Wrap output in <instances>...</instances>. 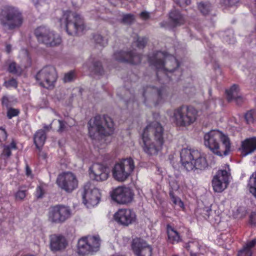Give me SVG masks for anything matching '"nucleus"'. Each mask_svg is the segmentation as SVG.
Listing matches in <instances>:
<instances>
[{
    "label": "nucleus",
    "instance_id": "nucleus-54",
    "mask_svg": "<svg viewBox=\"0 0 256 256\" xmlns=\"http://www.w3.org/2000/svg\"><path fill=\"white\" fill-rule=\"evenodd\" d=\"M140 16V17L144 20H146L150 18L149 13L146 11L141 12Z\"/></svg>",
    "mask_w": 256,
    "mask_h": 256
},
{
    "label": "nucleus",
    "instance_id": "nucleus-43",
    "mask_svg": "<svg viewBox=\"0 0 256 256\" xmlns=\"http://www.w3.org/2000/svg\"><path fill=\"white\" fill-rule=\"evenodd\" d=\"M4 85L7 88H16V79L12 78L8 80H6Z\"/></svg>",
    "mask_w": 256,
    "mask_h": 256
},
{
    "label": "nucleus",
    "instance_id": "nucleus-14",
    "mask_svg": "<svg viewBox=\"0 0 256 256\" xmlns=\"http://www.w3.org/2000/svg\"><path fill=\"white\" fill-rule=\"evenodd\" d=\"M101 198L100 190L90 182L84 184L82 193L83 203L87 207L97 205Z\"/></svg>",
    "mask_w": 256,
    "mask_h": 256
},
{
    "label": "nucleus",
    "instance_id": "nucleus-9",
    "mask_svg": "<svg viewBox=\"0 0 256 256\" xmlns=\"http://www.w3.org/2000/svg\"><path fill=\"white\" fill-rule=\"evenodd\" d=\"M100 238L98 236H82L78 240L77 252L79 255L84 256L91 252H97L100 246Z\"/></svg>",
    "mask_w": 256,
    "mask_h": 256
},
{
    "label": "nucleus",
    "instance_id": "nucleus-25",
    "mask_svg": "<svg viewBox=\"0 0 256 256\" xmlns=\"http://www.w3.org/2000/svg\"><path fill=\"white\" fill-rule=\"evenodd\" d=\"M167 234V242L170 244H178L182 240V236L174 226L168 224L166 226Z\"/></svg>",
    "mask_w": 256,
    "mask_h": 256
},
{
    "label": "nucleus",
    "instance_id": "nucleus-55",
    "mask_svg": "<svg viewBox=\"0 0 256 256\" xmlns=\"http://www.w3.org/2000/svg\"><path fill=\"white\" fill-rule=\"evenodd\" d=\"M12 51V46L10 44H7L6 46V52L7 54H10Z\"/></svg>",
    "mask_w": 256,
    "mask_h": 256
},
{
    "label": "nucleus",
    "instance_id": "nucleus-33",
    "mask_svg": "<svg viewBox=\"0 0 256 256\" xmlns=\"http://www.w3.org/2000/svg\"><path fill=\"white\" fill-rule=\"evenodd\" d=\"M248 188L250 192L256 198V172L250 176L248 184Z\"/></svg>",
    "mask_w": 256,
    "mask_h": 256
},
{
    "label": "nucleus",
    "instance_id": "nucleus-22",
    "mask_svg": "<svg viewBox=\"0 0 256 256\" xmlns=\"http://www.w3.org/2000/svg\"><path fill=\"white\" fill-rule=\"evenodd\" d=\"M90 174L92 175L94 179L96 181H104L109 176L108 168L103 164L96 163L90 168Z\"/></svg>",
    "mask_w": 256,
    "mask_h": 256
},
{
    "label": "nucleus",
    "instance_id": "nucleus-50",
    "mask_svg": "<svg viewBox=\"0 0 256 256\" xmlns=\"http://www.w3.org/2000/svg\"><path fill=\"white\" fill-rule=\"evenodd\" d=\"M58 122L59 123V127L58 130L60 132H63L66 128V122L62 120H58Z\"/></svg>",
    "mask_w": 256,
    "mask_h": 256
},
{
    "label": "nucleus",
    "instance_id": "nucleus-52",
    "mask_svg": "<svg viewBox=\"0 0 256 256\" xmlns=\"http://www.w3.org/2000/svg\"><path fill=\"white\" fill-rule=\"evenodd\" d=\"M26 196V190H19L17 192V198H19L20 200L24 199Z\"/></svg>",
    "mask_w": 256,
    "mask_h": 256
},
{
    "label": "nucleus",
    "instance_id": "nucleus-21",
    "mask_svg": "<svg viewBox=\"0 0 256 256\" xmlns=\"http://www.w3.org/2000/svg\"><path fill=\"white\" fill-rule=\"evenodd\" d=\"M114 218L118 224L128 226L135 222L136 215L130 209L122 208L115 213Z\"/></svg>",
    "mask_w": 256,
    "mask_h": 256
},
{
    "label": "nucleus",
    "instance_id": "nucleus-34",
    "mask_svg": "<svg viewBox=\"0 0 256 256\" xmlns=\"http://www.w3.org/2000/svg\"><path fill=\"white\" fill-rule=\"evenodd\" d=\"M135 21V16L134 14L130 13L122 14L120 22L124 25L130 26Z\"/></svg>",
    "mask_w": 256,
    "mask_h": 256
},
{
    "label": "nucleus",
    "instance_id": "nucleus-29",
    "mask_svg": "<svg viewBox=\"0 0 256 256\" xmlns=\"http://www.w3.org/2000/svg\"><path fill=\"white\" fill-rule=\"evenodd\" d=\"M239 91L238 86L237 84H233L230 89L226 90V94L228 102H231L234 100L237 102H242V98L238 96Z\"/></svg>",
    "mask_w": 256,
    "mask_h": 256
},
{
    "label": "nucleus",
    "instance_id": "nucleus-59",
    "mask_svg": "<svg viewBox=\"0 0 256 256\" xmlns=\"http://www.w3.org/2000/svg\"><path fill=\"white\" fill-rule=\"evenodd\" d=\"M153 116H154V118H158V116H159V114H153Z\"/></svg>",
    "mask_w": 256,
    "mask_h": 256
},
{
    "label": "nucleus",
    "instance_id": "nucleus-26",
    "mask_svg": "<svg viewBox=\"0 0 256 256\" xmlns=\"http://www.w3.org/2000/svg\"><path fill=\"white\" fill-rule=\"evenodd\" d=\"M168 19L173 28L183 25L186 22L184 16L176 10H172L169 12Z\"/></svg>",
    "mask_w": 256,
    "mask_h": 256
},
{
    "label": "nucleus",
    "instance_id": "nucleus-61",
    "mask_svg": "<svg viewBox=\"0 0 256 256\" xmlns=\"http://www.w3.org/2000/svg\"><path fill=\"white\" fill-rule=\"evenodd\" d=\"M16 112H17V116H18L19 112H20V110H18L17 109V111H16Z\"/></svg>",
    "mask_w": 256,
    "mask_h": 256
},
{
    "label": "nucleus",
    "instance_id": "nucleus-35",
    "mask_svg": "<svg viewBox=\"0 0 256 256\" xmlns=\"http://www.w3.org/2000/svg\"><path fill=\"white\" fill-rule=\"evenodd\" d=\"M170 196L172 200V202L178 206L180 208V210L183 212L186 211V208L184 206V202L181 200V199L178 196H176L174 194V192L172 190H170L169 192Z\"/></svg>",
    "mask_w": 256,
    "mask_h": 256
},
{
    "label": "nucleus",
    "instance_id": "nucleus-20",
    "mask_svg": "<svg viewBox=\"0 0 256 256\" xmlns=\"http://www.w3.org/2000/svg\"><path fill=\"white\" fill-rule=\"evenodd\" d=\"M132 248L136 256H152V246L140 238L133 240Z\"/></svg>",
    "mask_w": 256,
    "mask_h": 256
},
{
    "label": "nucleus",
    "instance_id": "nucleus-39",
    "mask_svg": "<svg viewBox=\"0 0 256 256\" xmlns=\"http://www.w3.org/2000/svg\"><path fill=\"white\" fill-rule=\"evenodd\" d=\"M93 71L94 74L98 76H102L104 74V68L102 63L99 61L94 62L93 64Z\"/></svg>",
    "mask_w": 256,
    "mask_h": 256
},
{
    "label": "nucleus",
    "instance_id": "nucleus-11",
    "mask_svg": "<svg viewBox=\"0 0 256 256\" xmlns=\"http://www.w3.org/2000/svg\"><path fill=\"white\" fill-rule=\"evenodd\" d=\"M160 88H158L155 86H147L144 88L142 91V96L144 98V103L147 105V100L148 99L155 98L154 106L163 102L164 99L168 96V92L166 86L164 82Z\"/></svg>",
    "mask_w": 256,
    "mask_h": 256
},
{
    "label": "nucleus",
    "instance_id": "nucleus-10",
    "mask_svg": "<svg viewBox=\"0 0 256 256\" xmlns=\"http://www.w3.org/2000/svg\"><path fill=\"white\" fill-rule=\"evenodd\" d=\"M34 34L40 42L46 46H56L62 42L61 38L58 34L46 26L38 27L34 30Z\"/></svg>",
    "mask_w": 256,
    "mask_h": 256
},
{
    "label": "nucleus",
    "instance_id": "nucleus-42",
    "mask_svg": "<svg viewBox=\"0 0 256 256\" xmlns=\"http://www.w3.org/2000/svg\"><path fill=\"white\" fill-rule=\"evenodd\" d=\"M93 38L96 44H99L102 47L105 46L108 44V40H104V38L100 34L94 35Z\"/></svg>",
    "mask_w": 256,
    "mask_h": 256
},
{
    "label": "nucleus",
    "instance_id": "nucleus-3",
    "mask_svg": "<svg viewBox=\"0 0 256 256\" xmlns=\"http://www.w3.org/2000/svg\"><path fill=\"white\" fill-rule=\"evenodd\" d=\"M204 146L216 156H226L231 151L229 137L220 130H211L204 134Z\"/></svg>",
    "mask_w": 256,
    "mask_h": 256
},
{
    "label": "nucleus",
    "instance_id": "nucleus-36",
    "mask_svg": "<svg viewBox=\"0 0 256 256\" xmlns=\"http://www.w3.org/2000/svg\"><path fill=\"white\" fill-rule=\"evenodd\" d=\"M244 118L247 124L254 123L256 120V110L252 109L248 111L244 115Z\"/></svg>",
    "mask_w": 256,
    "mask_h": 256
},
{
    "label": "nucleus",
    "instance_id": "nucleus-13",
    "mask_svg": "<svg viewBox=\"0 0 256 256\" xmlns=\"http://www.w3.org/2000/svg\"><path fill=\"white\" fill-rule=\"evenodd\" d=\"M71 215L68 206L62 204L52 206L48 212V220L52 223L62 224L68 220Z\"/></svg>",
    "mask_w": 256,
    "mask_h": 256
},
{
    "label": "nucleus",
    "instance_id": "nucleus-12",
    "mask_svg": "<svg viewBox=\"0 0 256 256\" xmlns=\"http://www.w3.org/2000/svg\"><path fill=\"white\" fill-rule=\"evenodd\" d=\"M35 78L40 86L46 88H53L57 78L55 68L51 66H44L36 74Z\"/></svg>",
    "mask_w": 256,
    "mask_h": 256
},
{
    "label": "nucleus",
    "instance_id": "nucleus-51",
    "mask_svg": "<svg viewBox=\"0 0 256 256\" xmlns=\"http://www.w3.org/2000/svg\"><path fill=\"white\" fill-rule=\"evenodd\" d=\"M26 174L27 177L30 178H34V175L32 173V170L28 164L26 166Z\"/></svg>",
    "mask_w": 256,
    "mask_h": 256
},
{
    "label": "nucleus",
    "instance_id": "nucleus-46",
    "mask_svg": "<svg viewBox=\"0 0 256 256\" xmlns=\"http://www.w3.org/2000/svg\"><path fill=\"white\" fill-rule=\"evenodd\" d=\"M174 2L180 6L183 7L189 5L191 0H174Z\"/></svg>",
    "mask_w": 256,
    "mask_h": 256
},
{
    "label": "nucleus",
    "instance_id": "nucleus-4",
    "mask_svg": "<svg viewBox=\"0 0 256 256\" xmlns=\"http://www.w3.org/2000/svg\"><path fill=\"white\" fill-rule=\"evenodd\" d=\"M89 136L94 140L113 134L114 128L112 118L107 114H98L88 123Z\"/></svg>",
    "mask_w": 256,
    "mask_h": 256
},
{
    "label": "nucleus",
    "instance_id": "nucleus-40",
    "mask_svg": "<svg viewBox=\"0 0 256 256\" xmlns=\"http://www.w3.org/2000/svg\"><path fill=\"white\" fill-rule=\"evenodd\" d=\"M14 100L12 98L8 96H4L2 99V104L7 108H11L14 104Z\"/></svg>",
    "mask_w": 256,
    "mask_h": 256
},
{
    "label": "nucleus",
    "instance_id": "nucleus-47",
    "mask_svg": "<svg viewBox=\"0 0 256 256\" xmlns=\"http://www.w3.org/2000/svg\"><path fill=\"white\" fill-rule=\"evenodd\" d=\"M16 116V109L10 108H8L7 116L10 119L12 117Z\"/></svg>",
    "mask_w": 256,
    "mask_h": 256
},
{
    "label": "nucleus",
    "instance_id": "nucleus-62",
    "mask_svg": "<svg viewBox=\"0 0 256 256\" xmlns=\"http://www.w3.org/2000/svg\"><path fill=\"white\" fill-rule=\"evenodd\" d=\"M126 90H127V92H130V90L128 89Z\"/></svg>",
    "mask_w": 256,
    "mask_h": 256
},
{
    "label": "nucleus",
    "instance_id": "nucleus-15",
    "mask_svg": "<svg viewBox=\"0 0 256 256\" xmlns=\"http://www.w3.org/2000/svg\"><path fill=\"white\" fill-rule=\"evenodd\" d=\"M56 184L62 189L70 192L78 187V181L74 174L71 172H66L58 176Z\"/></svg>",
    "mask_w": 256,
    "mask_h": 256
},
{
    "label": "nucleus",
    "instance_id": "nucleus-38",
    "mask_svg": "<svg viewBox=\"0 0 256 256\" xmlns=\"http://www.w3.org/2000/svg\"><path fill=\"white\" fill-rule=\"evenodd\" d=\"M148 41V38L146 37H140L136 35V40H134V44H135L136 46L139 48H144Z\"/></svg>",
    "mask_w": 256,
    "mask_h": 256
},
{
    "label": "nucleus",
    "instance_id": "nucleus-7",
    "mask_svg": "<svg viewBox=\"0 0 256 256\" xmlns=\"http://www.w3.org/2000/svg\"><path fill=\"white\" fill-rule=\"evenodd\" d=\"M198 112V110L192 106L182 105L174 111V122L178 126H189L196 120Z\"/></svg>",
    "mask_w": 256,
    "mask_h": 256
},
{
    "label": "nucleus",
    "instance_id": "nucleus-24",
    "mask_svg": "<svg viewBox=\"0 0 256 256\" xmlns=\"http://www.w3.org/2000/svg\"><path fill=\"white\" fill-rule=\"evenodd\" d=\"M242 156H246L256 150V136L246 138L242 142L239 148Z\"/></svg>",
    "mask_w": 256,
    "mask_h": 256
},
{
    "label": "nucleus",
    "instance_id": "nucleus-49",
    "mask_svg": "<svg viewBox=\"0 0 256 256\" xmlns=\"http://www.w3.org/2000/svg\"><path fill=\"white\" fill-rule=\"evenodd\" d=\"M250 224L254 226H256V214L252 212L249 218Z\"/></svg>",
    "mask_w": 256,
    "mask_h": 256
},
{
    "label": "nucleus",
    "instance_id": "nucleus-28",
    "mask_svg": "<svg viewBox=\"0 0 256 256\" xmlns=\"http://www.w3.org/2000/svg\"><path fill=\"white\" fill-rule=\"evenodd\" d=\"M22 52L24 54V58L22 60L21 66H17V76L22 74L24 72V69L30 67L32 64V60L28 50L26 49H24Z\"/></svg>",
    "mask_w": 256,
    "mask_h": 256
},
{
    "label": "nucleus",
    "instance_id": "nucleus-37",
    "mask_svg": "<svg viewBox=\"0 0 256 256\" xmlns=\"http://www.w3.org/2000/svg\"><path fill=\"white\" fill-rule=\"evenodd\" d=\"M211 4L209 2H200L198 4V10L203 15L208 14L211 10Z\"/></svg>",
    "mask_w": 256,
    "mask_h": 256
},
{
    "label": "nucleus",
    "instance_id": "nucleus-19",
    "mask_svg": "<svg viewBox=\"0 0 256 256\" xmlns=\"http://www.w3.org/2000/svg\"><path fill=\"white\" fill-rule=\"evenodd\" d=\"M16 16V10L14 8L6 6L0 10V20L1 23L4 26H8L10 30L14 29L16 26V22L14 20Z\"/></svg>",
    "mask_w": 256,
    "mask_h": 256
},
{
    "label": "nucleus",
    "instance_id": "nucleus-8",
    "mask_svg": "<svg viewBox=\"0 0 256 256\" xmlns=\"http://www.w3.org/2000/svg\"><path fill=\"white\" fill-rule=\"evenodd\" d=\"M134 168V160L132 158H122L114 164L112 169V176L115 180L124 182L130 176Z\"/></svg>",
    "mask_w": 256,
    "mask_h": 256
},
{
    "label": "nucleus",
    "instance_id": "nucleus-1",
    "mask_svg": "<svg viewBox=\"0 0 256 256\" xmlns=\"http://www.w3.org/2000/svg\"><path fill=\"white\" fill-rule=\"evenodd\" d=\"M148 60L150 65L156 68L158 80L160 83L162 79L160 74H162L166 81L178 80L182 76L180 62L175 56L166 52H154L152 56H148Z\"/></svg>",
    "mask_w": 256,
    "mask_h": 256
},
{
    "label": "nucleus",
    "instance_id": "nucleus-57",
    "mask_svg": "<svg viewBox=\"0 0 256 256\" xmlns=\"http://www.w3.org/2000/svg\"><path fill=\"white\" fill-rule=\"evenodd\" d=\"M166 24V22H160V25L161 27H165Z\"/></svg>",
    "mask_w": 256,
    "mask_h": 256
},
{
    "label": "nucleus",
    "instance_id": "nucleus-31",
    "mask_svg": "<svg viewBox=\"0 0 256 256\" xmlns=\"http://www.w3.org/2000/svg\"><path fill=\"white\" fill-rule=\"evenodd\" d=\"M200 245L196 241L189 242L186 246V248L190 252V256H200L202 254L198 252L200 250Z\"/></svg>",
    "mask_w": 256,
    "mask_h": 256
},
{
    "label": "nucleus",
    "instance_id": "nucleus-45",
    "mask_svg": "<svg viewBox=\"0 0 256 256\" xmlns=\"http://www.w3.org/2000/svg\"><path fill=\"white\" fill-rule=\"evenodd\" d=\"M8 137L7 133L4 128H0V142H4Z\"/></svg>",
    "mask_w": 256,
    "mask_h": 256
},
{
    "label": "nucleus",
    "instance_id": "nucleus-56",
    "mask_svg": "<svg viewBox=\"0 0 256 256\" xmlns=\"http://www.w3.org/2000/svg\"><path fill=\"white\" fill-rule=\"evenodd\" d=\"M40 0H32V2H34V6L36 7H38V5L40 4Z\"/></svg>",
    "mask_w": 256,
    "mask_h": 256
},
{
    "label": "nucleus",
    "instance_id": "nucleus-6",
    "mask_svg": "<svg viewBox=\"0 0 256 256\" xmlns=\"http://www.w3.org/2000/svg\"><path fill=\"white\" fill-rule=\"evenodd\" d=\"M60 22L61 25L64 24L67 33L70 36L79 34L86 28L83 18L70 10L64 12Z\"/></svg>",
    "mask_w": 256,
    "mask_h": 256
},
{
    "label": "nucleus",
    "instance_id": "nucleus-23",
    "mask_svg": "<svg viewBox=\"0 0 256 256\" xmlns=\"http://www.w3.org/2000/svg\"><path fill=\"white\" fill-rule=\"evenodd\" d=\"M68 244L66 238L62 234H54L50 236V248L52 252L62 250Z\"/></svg>",
    "mask_w": 256,
    "mask_h": 256
},
{
    "label": "nucleus",
    "instance_id": "nucleus-41",
    "mask_svg": "<svg viewBox=\"0 0 256 256\" xmlns=\"http://www.w3.org/2000/svg\"><path fill=\"white\" fill-rule=\"evenodd\" d=\"M45 193V184H40L36 187L35 192V196L38 198H42L44 195Z\"/></svg>",
    "mask_w": 256,
    "mask_h": 256
},
{
    "label": "nucleus",
    "instance_id": "nucleus-53",
    "mask_svg": "<svg viewBox=\"0 0 256 256\" xmlns=\"http://www.w3.org/2000/svg\"><path fill=\"white\" fill-rule=\"evenodd\" d=\"M17 28L20 26L22 23V14L17 12Z\"/></svg>",
    "mask_w": 256,
    "mask_h": 256
},
{
    "label": "nucleus",
    "instance_id": "nucleus-2",
    "mask_svg": "<svg viewBox=\"0 0 256 256\" xmlns=\"http://www.w3.org/2000/svg\"><path fill=\"white\" fill-rule=\"evenodd\" d=\"M164 129L160 124L152 122L144 129L142 134L143 150L148 155H156L162 150L164 144Z\"/></svg>",
    "mask_w": 256,
    "mask_h": 256
},
{
    "label": "nucleus",
    "instance_id": "nucleus-44",
    "mask_svg": "<svg viewBox=\"0 0 256 256\" xmlns=\"http://www.w3.org/2000/svg\"><path fill=\"white\" fill-rule=\"evenodd\" d=\"M74 71H70L64 74V80L65 82H71L74 78Z\"/></svg>",
    "mask_w": 256,
    "mask_h": 256
},
{
    "label": "nucleus",
    "instance_id": "nucleus-16",
    "mask_svg": "<svg viewBox=\"0 0 256 256\" xmlns=\"http://www.w3.org/2000/svg\"><path fill=\"white\" fill-rule=\"evenodd\" d=\"M134 193L132 190L126 186H118L110 192L112 199L118 204H126L132 202Z\"/></svg>",
    "mask_w": 256,
    "mask_h": 256
},
{
    "label": "nucleus",
    "instance_id": "nucleus-17",
    "mask_svg": "<svg viewBox=\"0 0 256 256\" xmlns=\"http://www.w3.org/2000/svg\"><path fill=\"white\" fill-rule=\"evenodd\" d=\"M115 60L120 62L138 64L140 63L142 55L136 52V50L125 52L120 50L113 55Z\"/></svg>",
    "mask_w": 256,
    "mask_h": 256
},
{
    "label": "nucleus",
    "instance_id": "nucleus-27",
    "mask_svg": "<svg viewBox=\"0 0 256 256\" xmlns=\"http://www.w3.org/2000/svg\"><path fill=\"white\" fill-rule=\"evenodd\" d=\"M256 245V238L248 241L242 248L238 252L237 256H252V249Z\"/></svg>",
    "mask_w": 256,
    "mask_h": 256
},
{
    "label": "nucleus",
    "instance_id": "nucleus-58",
    "mask_svg": "<svg viewBox=\"0 0 256 256\" xmlns=\"http://www.w3.org/2000/svg\"><path fill=\"white\" fill-rule=\"evenodd\" d=\"M210 212H212V210L211 209H209L207 210V212L208 213V218H210Z\"/></svg>",
    "mask_w": 256,
    "mask_h": 256
},
{
    "label": "nucleus",
    "instance_id": "nucleus-60",
    "mask_svg": "<svg viewBox=\"0 0 256 256\" xmlns=\"http://www.w3.org/2000/svg\"><path fill=\"white\" fill-rule=\"evenodd\" d=\"M131 102V100L130 99H129L128 100L126 101V104L127 105H128Z\"/></svg>",
    "mask_w": 256,
    "mask_h": 256
},
{
    "label": "nucleus",
    "instance_id": "nucleus-48",
    "mask_svg": "<svg viewBox=\"0 0 256 256\" xmlns=\"http://www.w3.org/2000/svg\"><path fill=\"white\" fill-rule=\"evenodd\" d=\"M8 71L10 73H16V63L14 62L10 64L8 68Z\"/></svg>",
    "mask_w": 256,
    "mask_h": 256
},
{
    "label": "nucleus",
    "instance_id": "nucleus-63",
    "mask_svg": "<svg viewBox=\"0 0 256 256\" xmlns=\"http://www.w3.org/2000/svg\"><path fill=\"white\" fill-rule=\"evenodd\" d=\"M34 256V255H33V254H30V255H28V256Z\"/></svg>",
    "mask_w": 256,
    "mask_h": 256
},
{
    "label": "nucleus",
    "instance_id": "nucleus-30",
    "mask_svg": "<svg viewBox=\"0 0 256 256\" xmlns=\"http://www.w3.org/2000/svg\"><path fill=\"white\" fill-rule=\"evenodd\" d=\"M46 140V134L44 130H38L34 135V140L36 148L40 150L44 146Z\"/></svg>",
    "mask_w": 256,
    "mask_h": 256
},
{
    "label": "nucleus",
    "instance_id": "nucleus-18",
    "mask_svg": "<svg viewBox=\"0 0 256 256\" xmlns=\"http://www.w3.org/2000/svg\"><path fill=\"white\" fill-rule=\"evenodd\" d=\"M230 174L225 170H218L213 177L212 184L214 192H221L228 186Z\"/></svg>",
    "mask_w": 256,
    "mask_h": 256
},
{
    "label": "nucleus",
    "instance_id": "nucleus-5",
    "mask_svg": "<svg viewBox=\"0 0 256 256\" xmlns=\"http://www.w3.org/2000/svg\"><path fill=\"white\" fill-rule=\"evenodd\" d=\"M180 156L182 166L188 171L204 170L208 166L206 157L202 156L197 150L184 148Z\"/></svg>",
    "mask_w": 256,
    "mask_h": 256
},
{
    "label": "nucleus",
    "instance_id": "nucleus-32",
    "mask_svg": "<svg viewBox=\"0 0 256 256\" xmlns=\"http://www.w3.org/2000/svg\"><path fill=\"white\" fill-rule=\"evenodd\" d=\"M15 148H16V142L14 140L8 145H4L2 157L4 158L10 157L12 154V150Z\"/></svg>",
    "mask_w": 256,
    "mask_h": 256
}]
</instances>
